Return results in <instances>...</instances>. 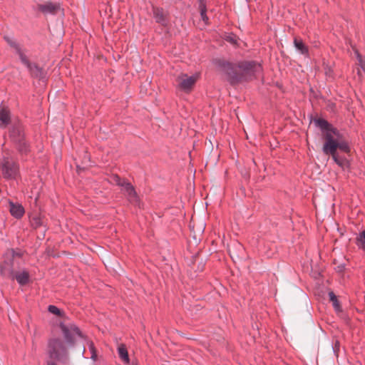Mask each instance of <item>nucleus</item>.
I'll return each mask as SVG.
<instances>
[{
	"label": "nucleus",
	"instance_id": "f257e3e1",
	"mask_svg": "<svg viewBox=\"0 0 365 365\" xmlns=\"http://www.w3.org/2000/svg\"><path fill=\"white\" fill-rule=\"evenodd\" d=\"M315 124L322 130L323 153L327 155H330L339 166L344 168L348 162L339 155L338 150L346 153H349L350 148L347 141L343 135L327 120L319 118L315 120Z\"/></svg>",
	"mask_w": 365,
	"mask_h": 365
},
{
	"label": "nucleus",
	"instance_id": "f03ea898",
	"mask_svg": "<svg viewBox=\"0 0 365 365\" xmlns=\"http://www.w3.org/2000/svg\"><path fill=\"white\" fill-rule=\"evenodd\" d=\"M217 64L220 68L227 75L231 83L248 80L261 70L260 65L252 61L232 63L224 60H219Z\"/></svg>",
	"mask_w": 365,
	"mask_h": 365
},
{
	"label": "nucleus",
	"instance_id": "7ed1b4c3",
	"mask_svg": "<svg viewBox=\"0 0 365 365\" xmlns=\"http://www.w3.org/2000/svg\"><path fill=\"white\" fill-rule=\"evenodd\" d=\"M48 352L51 358L64 360L67 356L66 349L59 339H52L48 344Z\"/></svg>",
	"mask_w": 365,
	"mask_h": 365
},
{
	"label": "nucleus",
	"instance_id": "20e7f679",
	"mask_svg": "<svg viewBox=\"0 0 365 365\" xmlns=\"http://www.w3.org/2000/svg\"><path fill=\"white\" fill-rule=\"evenodd\" d=\"M14 251L9 250L6 254V259L4 262L0 265V273L2 276L8 278L14 279V261L13 258L14 257Z\"/></svg>",
	"mask_w": 365,
	"mask_h": 365
},
{
	"label": "nucleus",
	"instance_id": "39448f33",
	"mask_svg": "<svg viewBox=\"0 0 365 365\" xmlns=\"http://www.w3.org/2000/svg\"><path fill=\"white\" fill-rule=\"evenodd\" d=\"M198 78V74L188 76L187 74L182 73L180 75L178 78V82L180 88L185 92L190 91L197 81Z\"/></svg>",
	"mask_w": 365,
	"mask_h": 365
},
{
	"label": "nucleus",
	"instance_id": "423d86ee",
	"mask_svg": "<svg viewBox=\"0 0 365 365\" xmlns=\"http://www.w3.org/2000/svg\"><path fill=\"white\" fill-rule=\"evenodd\" d=\"M11 46L16 49V51L19 54L22 63H24L29 69L31 74L36 77L40 76L41 73V70L36 65H32L30 63L29 59L24 55L20 46L14 41L11 42Z\"/></svg>",
	"mask_w": 365,
	"mask_h": 365
},
{
	"label": "nucleus",
	"instance_id": "0eeeda50",
	"mask_svg": "<svg viewBox=\"0 0 365 365\" xmlns=\"http://www.w3.org/2000/svg\"><path fill=\"white\" fill-rule=\"evenodd\" d=\"M11 137L13 140L18 143L19 150L21 153H26L29 150L26 142L24 141V133L20 125L14 127L11 130Z\"/></svg>",
	"mask_w": 365,
	"mask_h": 365
},
{
	"label": "nucleus",
	"instance_id": "6e6552de",
	"mask_svg": "<svg viewBox=\"0 0 365 365\" xmlns=\"http://www.w3.org/2000/svg\"><path fill=\"white\" fill-rule=\"evenodd\" d=\"M61 329L68 342L72 343L76 338L81 337V333L74 324H61Z\"/></svg>",
	"mask_w": 365,
	"mask_h": 365
},
{
	"label": "nucleus",
	"instance_id": "1a4fd4ad",
	"mask_svg": "<svg viewBox=\"0 0 365 365\" xmlns=\"http://www.w3.org/2000/svg\"><path fill=\"white\" fill-rule=\"evenodd\" d=\"M2 175L6 178H15L18 174L17 165L9 159H5L1 167Z\"/></svg>",
	"mask_w": 365,
	"mask_h": 365
},
{
	"label": "nucleus",
	"instance_id": "9d476101",
	"mask_svg": "<svg viewBox=\"0 0 365 365\" xmlns=\"http://www.w3.org/2000/svg\"><path fill=\"white\" fill-rule=\"evenodd\" d=\"M38 9L43 14H55L60 9L58 4H54L50 1L45 2L44 4L38 5Z\"/></svg>",
	"mask_w": 365,
	"mask_h": 365
},
{
	"label": "nucleus",
	"instance_id": "9b49d317",
	"mask_svg": "<svg viewBox=\"0 0 365 365\" xmlns=\"http://www.w3.org/2000/svg\"><path fill=\"white\" fill-rule=\"evenodd\" d=\"M9 211L11 215L16 218H21L24 214V208L19 203L9 202Z\"/></svg>",
	"mask_w": 365,
	"mask_h": 365
},
{
	"label": "nucleus",
	"instance_id": "f8f14e48",
	"mask_svg": "<svg viewBox=\"0 0 365 365\" xmlns=\"http://www.w3.org/2000/svg\"><path fill=\"white\" fill-rule=\"evenodd\" d=\"M10 111L5 106H0V127H6L10 123Z\"/></svg>",
	"mask_w": 365,
	"mask_h": 365
},
{
	"label": "nucleus",
	"instance_id": "ddd939ff",
	"mask_svg": "<svg viewBox=\"0 0 365 365\" xmlns=\"http://www.w3.org/2000/svg\"><path fill=\"white\" fill-rule=\"evenodd\" d=\"M122 187L123 188L124 191L127 193L129 198L132 200H137V194L136 192L133 187V186L127 181H123V183L122 184Z\"/></svg>",
	"mask_w": 365,
	"mask_h": 365
},
{
	"label": "nucleus",
	"instance_id": "4468645a",
	"mask_svg": "<svg viewBox=\"0 0 365 365\" xmlns=\"http://www.w3.org/2000/svg\"><path fill=\"white\" fill-rule=\"evenodd\" d=\"M14 279L21 285L26 284L29 281V274L27 271L23 270L14 274Z\"/></svg>",
	"mask_w": 365,
	"mask_h": 365
},
{
	"label": "nucleus",
	"instance_id": "2eb2a0df",
	"mask_svg": "<svg viewBox=\"0 0 365 365\" xmlns=\"http://www.w3.org/2000/svg\"><path fill=\"white\" fill-rule=\"evenodd\" d=\"M118 353L120 359L125 364H129V356L125 345L120 344L118 347Z\"/></svg>",
	"mask_w": 365,
	"mask_h": 365
},
{
	"label": "nucleus",
	"instance_id": "dca6fc26",
	"mask_svg": "<svg viewBox=\"0 0 365 365\" xmlns=\"http://www.w3.org/2000/svg\"><path fill=\"white\" fill-rule=\"evenodd\" d=\"M154 17L158 23L164 24L165 22V13L162 9L154 8Z\"/></svg>",
	"mask_w": 365,
	"mask_h": 365
},
{
	"label": "nucleus",
	"instance_id": "f3484780",
	"mask_svg": "<svg viewBox=\"0 0 365 365\" xmlns=\"http://www.w3.org/2000/svg\"><path fill=\"white\" fill-rule=\"evenodd\" d=\"M295 48L302 53L305 54L308 52V48L302 39L295 38L294 40Z\"/></svg>",
	"mask_w": 365,
	"mask_h": 365
},
{
	"label": "nucleus",
	"instance_id": "a211bd4d",
	"mask_svg": "<svg viewBox=\"0 0 365 365\" xmlns=\"http://www.w3.org/2000/svg\"><path fill=\"white\" fill-rule=\"evenodd\" d=\"M200 15H201V18H202V21L206 24H207L209 19L206 15V7H205L203 0H200Z\"/></svg>",
	"mask_w": 365,
	"mask_h": 365
},
{
	"label": "nucleus",
	"instance_id": "6ab92c4d",
	"mask_svg": "<svg viewBox=\"0 0 365 365\" xmlns=\"http://www.w3.org/2000/svg\"><path fill=\"white\" fill-rule=\"evenodd\" d=\"M357 245L365 250V230L362 231L356 238Z\"/></svg>",
	"mask_w": 365,
	"mask_h": 365
},
{
	"label": "nucleus",
	"instance_id": "aec40b11",
	"mask_svg": "<svg viewBox=\"0 0 365 365\" xmlns=\"http://www.w3.org/2000/svg\"><path fill=\"white\" fill-rule=\"evenodd\" d=\"M48 310L49 311V312L57 316H59L61 314V311L57 307L53 305L48 306Z\"/></svg>",
	"mask_w": 365,
	"mask_h": 365
},
{
	"label": "nucleus",
	"instance_id": "412c9836",
	"mask_svg": "<svg viewBox=\"0 0 365 365\" xmlns=\"http://www.w3.org/2000/svg\"><path fill=\"white\" fill-rule=\"evenodd\" d=\"M123 181H125L124 180H121L119 176L118 175H113L112 178H111V182L113 183H115L119 186H121L122 187V184L123 183Z\"/></svg>",
	"mask_w": 365,
	"mask_h": 365
},
{
	"label": "nucleus",
	"instance_id": "4be33fe9",
	"mask_svg": "<svg viewBox=\"0 0 365 365\" xmlns=\"http://www.w3.org/2000/svg\"><path fill=\"white\" fill-rule=\"evenodd\" d=\"M359 64L363 71H365V61L362 59V57L358 53L357 54Z\"/></svg>",
	"mask_w": 365,
	"mask_h": 365
},
{
	"label": "nucleus",
	"instance_id": "5701e85b",
	"mask_svg": "<svg viewBox=\"0 0 365 365\" xmlns=\"http://www.w3.org/2000/svg\"><path fill=\"white\" fill-rule=\"evenodd\" d=\"M332 304L336 311L341 310V307H340L339 302L337 299L332 302Z\"/></svg>",
	"mask_w": 365,
	"mask_h": 365
},
{
	"label": "nucleus",
	"instance_id": "b1692460",
	"mask_svg": "<svg viewBox=\"0 0 365 365\" xmlns=\"http://www.w3.org/2000/svg\"><path fill=\"white\" fill-rule=\"evenodd\" d=\"M329 299L331 302L337 299L336 296L334 294L333 292H329Z\"/></svg>",
	"mask_w": 365,
	"mask_h": 365
},
{
	"label": "nucleus",
	"instance_id": "393cba45",
	"mask_svg": "<svg viewBox=\"0 0 365 365\" xmlns=\"http://www.w3.org/2000/svg\"><path fill=\"white\" fill-rule=\"evenodd\" d=\"M226 39L227 41H230L232 43H236V39L235 36H228Z\"/></svg>",
	"mask_w": 365,
	"mask_h": 365
},
{
	"label": "nucleus",
	"instance_id": "a878e982",
	"mask_svg": "<svg viewBox=\"0 0 365 365\" xmlns=\"http://www.w3.org/2000/svg\"><path fill=\"white\" fill-rule=\"evenodd\" d=\"M91 349L93 352V356H92V359H94V349H93V344H91Z\"/></svg>",
	"mask_w": 365,
	"mask_h": 365
},
{
	"label": "nucleus",
	"instance_id": "bb28decb",
	"mask_svg": "<svg viewBox=\"0 0 365 365\" xmlns=\"http://www.w3.org/2000/svg\"><path fill=\"white\" fill-rule=\"evenodd\" d=\"M358 73H359V75H361L360 71H358Z\"/></svg>",
	"mask_w": 365,
	"mask_h": 365
},
{
	"label": "nucleus",
	"instance_id": "cd10ccee",
	"mask_svg": "<svg viewBox=\"0 0 365 365\" xmlns=\"http://www.w3.org/2000/svg\"><path fill=\"white\" fill-rule=\"evenodd\" d=\"M48 365H56V364H48Z\"/></svg>",
	"mask_w": 365,
	"mask_h": 365
}]
</instances>
